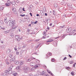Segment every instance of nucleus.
Masks as SVG:
<instances>
[{
	"mask_svg": "<svg viewBox=\"0 0 76 76\" xmlns=\"http://www.w3.org/2000/svg\"><path fill=\"white\" fill-rule=\"evenodd\" d=\"M10 69H9V70L8 71V74L10 75V74L12 73V75L14 76H16L18 75V73L15 72V71L12 72V68H10Z\"/></svg>",
	"mask_w": 76,
	"mask_h": 76,
	"instance_id": "1",
	"label": "nucleus"
},
{
	"mask_svg": "<svg viewBox=\"0 0 76 76\" xmlns=\"http://www.w3.org/2000/svg\"><path fill=\"white\" fill-rule=\"evenodd\" d=\"M23 71L24 73H26L29 72V71L30 70L29 67H28L27 66H25L23 68Z\"/></svg>",
	"mask_w": 76,
	"mask_h": 76,
	"instance_id": "2",
	"label": "nucleus"
},
{
	"mask_svg": "<svg viewBox=\"0 0 76 76\" xmlns=\"http://www.w3.org/2000/svg\"><path fill=\"white\" fill-rule=\"evenodd\" d=\"M15 20H10V22H9V25L10 26H15Z\"/></svg>",
	"mask_w": 76,
	"mask_h": 76,
	"instance_id": "3",
	"label": "nucleus"
},
{
	"mask_svg": "<svg viewBox=\"0 0 76 76\" xmlns=\"http://www.w3.org/2000/svg\"><path fill=\"white\" fill-rule=\"evenodd\" d=\"M35 62H36V64H34V68L35 69H37L38 67V62H39V61L38 60H36L35 61Z\"/></svg>",
	"mask_w": 76,
	"mask_h": 76,
	"instance_id": "4",
	"label": "nucleus"
},
{
	"mask_svg": "<svg viewBox=\"0 0 76 76\" xmlns=\"http://www.w3.org/2000/svg\"><path fill=\"white\" fill-rule=\"evenodd\" d=\"M38 74H37L34 76H39V75H43L44 74V72L43 71L42 72H38Z\"/></svg>",
	"mask_w": 76,
	"mask_h": 76,
	"instance_id": "5",
	"label": "nucleus"
},
{
	"mask_svg": "<svg viewBox=\"0 0 76 76\" xmlns=\"http://www.w3.org/2000/svg\"><path fill=\"white\" fill-rule=\"evenodd\" d=\"M16 41H19L21 38H20V37L19 36H15V37Z\"/></svg>",
	"mask_w": 76,
	"mask_h": 76,
	"instance_id": "6",
	"label": "nucleus"
},
{
	"mask_svg": "<svg viewBox=\"0 0 76 76\" xmlns=\"http://www.w3.org/2000/svg\"><path fill=\"white\" fill-rule=\"evenodd\" d=\"M50 56H51V53L50 52L48 53L46 55V57H45L46 58H47L48 57H50Z\"/></svg>",
	"mask_w": 76,
	"mask_h": 76,
	"instance_id": "7",
	"label": "nucleus"
},
{
	"mask_svg": "<svg viewBox=\"0 0 76 76\" xmlns=\"http://www.w3.org/2000/svg\"><path fill=\"white\" fill-rule=\"evenodd\" d=\"M36 62H31L30 64V66H34L35 64H36Z\"/></svg>",
	"mask_w": 76,
	"mask_h": 76,
	"instance_id": "8",
	"label": "nucleus"
},
{
	"mask_svg": "<svg viewBox=\"0 0 76 76\" xmlns=\"http://www.w3.org/2000/svg\"><path fill=\"white\" fill-rule=\"evenodd\" d=\"M72 31V28H68L66 29V32L68 33Z\"/></svg>",
	"mask_w": 76,
	"mask_h": 76,
	"instance_id": "9",
	"label": "nucleus"
},
{
	"mask_svg": "<svg viewBox=\"0 0 76 76\" xmlns=\"http://www.w3.org/2000/svg\"><path fill=\"white\" fill-rule=\"evenodd\" d=\"M10 61H13L14 62V61H15V56H14L13 58L10 59Z\"/></svg>",
	"mask_w": 76,
	"mask_h": 76,
	"instance_id": "10",
	"label": "nucleus"
},
{
	"mask_svg": "<svg viewBox=\"0 0 76 76\" xmlns=\"http://www.w3.org/2000/svg\"><path fill=\"white\" fill-rule=\"evenodd\" d=\"M2 75L3 76H6L7 75V74L5 72H3L2 73Z\"/></svg>",
	"mask_w": 76,
	"mask_h": 76,
	"instance_id": "11",
	"label": "nucleus"
},
{
	"mask_svg": "<svg viewBox=\"0 0 76 76\" xmlns=\"http://www.w3.org/2000/svg\"><path fill=\"white\" fill-rule=\"evenodd\" d=\"M10 32V31L9 30H7V31H4V33L5 34H7L8 33H9V32Z\"/></svg>",
	"mask_w": 76,
	"mask_h": 76,
	"instance_id": "12",
	"label": "nucleus"
},
{
	"mask_svg": "<svg viewBox=\"0 0 76 76\" xmlns=\"http://www.w3.org/2000/svg\"><path fill=\"white\" fill-rule=\"evenodd\" d=\"M61 4H63V5H66V3L64 2V1H62L61 2Z\"/></svg>",
	"mask_w": 76,
	"mask_h": 76,
	"instance_id": "13",
	"label": "nucleus"
},
{
	"mask_svg": "<svg viewBox=\"0 0 76 76\" xmlns=\"http://www.w3.org/2000/svg\"><path fill=\"white\" fill-rule=\"evenodd\" d=\"M0 29H2V30H6V28H2L0 25Z\"/></svg>",
	"mask_w": 76,
	"mask_h": 76,
	"instance_id": "14",
	"label": "nucleus"
},
{
	"mask_svg": "<svg viewBox=\"0 0 76 76\" xmlns=\"http://www.w3.org/2000/svg\"><path fill=\"white\" fill-rule=\"evenodd\" d=\"M4 22L5 23H8V21H7V18H6L4 19Z\"/></svg>",
	"mask_w": 76,
	"mask_h": 76,
	"instance_id": "15",
	"label": "nucleus"
},
{
	"mask_svg": "<svg viewBox=\"0 0 76 76\" xmlns=\"http://www.w3.org/2000/svg\"><path fill=\"white\" fill-rule=\"evenodd\" d=\"M14 63L15 64H19V62L18 61H14Z\"/></svg>",
	"mask_w": 76,
	"mask_h": 76,
	"instance_id": "16",
	"label": "nucleus"
},
{
	"mask_svg": "<svg viewBox=\"0 0 76 76\" xmlns=\"http://www.w3.org/2000/svg\"><path fill=\"white\" fill-rule=\"evenodd\" d=\"M12 10H13L14 12H15L16 11V9L14 7L12 8Z\"/></svg>",
	"mask_w": 76,
	"mask_h": 76,
	"instance_id": "17",
	"label": "nucleus"
},
{
	"mask_svg": "<svg viewBox=\"0 0 76 76\" xmlns=\"http://www.w3.org/2000/svg\"><path fill=\"white\" fill-rule=\"evenodd\" d=\"M4 9V7H0V10H3V9Z\"/></svg>",
	"mask_w": 76,
	"mask_h": 76,
	"instance_id": "18",
	"label": "nucleus"
},
{
	"mask_svg": "<svg viewBox=\"0 0 76 76\" xmlns=\"http://www.w3.org/2000/svg\"><path fill=\"white\" fill-rule=\"evenodd\" d=\"M54 41V40H48L47 41V42H50L51 41Z\"/></svg>",
	"mask_w": 76,
	"mask_h": 76,
	"instance_id": "19",
	"label": "nucleus"
},
{
	"mask_svg": "<svg viewBox=\"0 0 76 76\" xmlns=\"http://www.w3.org/2000/svg\"><path fill=\"white\" fill-rule=\"evenodd\" d=\"M29 32H30V30H28L27 31V34H29Z\"/></svg>",
	"mask_w": 76,
	"mask_h": 76,
	"instance_id": "20",
	"label": "nucleus"
},
{
	"mask_svg": "<svg viewBox=\"0 0 76 76\" xmlns=\"http://www.w3.org/2000/svg\"><path fill=\"white\" fill-rule=\"evenodd\" d=\"M10 4L9 3H7L6 4V6H10Z\"/></svg>",
	"mask_w": 76,
	"mask_h": 76,
	"instance_id": "21",
	"label": "nucleus"
},
{
	"mask_svg": "<svg viewBox=\"0 0 76 76\" xmlns=\"http://www.w3.org/2000/svg\"><path fill=\"white\" fill-rule=\"evenodd\" d=\"M23 64V61H21L20 62V65H22Z\"/></svg>",
	"mask_w": 76,
	"mask_h": 76,
	"instance_id": "22",
	"label": "nucleus"
},
{
	"mask_svg": "<svg viewBox=\"0 0 76 76\" xmlns=\"http://www.w3.org/2000/svg\"><path fill=\"white\" fill-rule=\"evenodd\" d=\"M20 66H17L16 67V69H17V70H19V69H20Z\"/></svg>",
	"mask_w": 76,
	"mask_h": 76,
	"instance_id": "23",
	"label": "nucleus"
},
{
	"mask_svg": "<svg viewBox=\"0 0 76 76\" xmlns=\"http://www.w3.org/2000/svg\"><path fill=\"white\" fill-rule=\"evenodd\" d=\"M15 3H16V2L14 1L12 2V3L11 4H12V5H13V4H15Z\"/></svg>",
	"mask_w": 76,
	"mask_h": 76,
	"instance_id": "24",
	"label": "nucleus"
},
{
	"mask_svg": "<svg viewBox=\"0 0 76 76\" xmlns=\"http://www.w3.org/2000/svg\"><path fill=\"white\" fill-rule=\"evenodd\" d=\"M10 36L12 38H13V37H14V34H11Z\"/></svg>",
	"mask_w": 76,
	"mask_h": 76,
	"instance_id": "25",
	"label": "nucleus"
},
{
	"mask_svg": "<svg viewBox=\"0 0 76 76\" xmlns=\"http://www.w3.org/2000/svg\"><path fill=\"white\" fill-rule=\"evenodd\" d=\"M32 23H34V24H37V23H38V21H36L34 22V23L32 22Z\"/></svg>",
	"mask_w": 76,
	"mask_h": 76,
	"instance_id": "26",
	"label": "nucleus"
},
{
	"mask_svg": "<svg viewBox=\"0 0 76 76\" xmlns=\"http://www.w3.org/2000/svg\"><path fill=\"white\" fill-rule=\"evenodd\" d=\"M71 74L73 76L74 75V72L72 71V72H71Z\"/></svg>",
	"mask_w": 76,
	"mask_h": 76,
	"instance_id": "27",
	"label": "nucleus"
},
{
	"mask_svg": "<svg viewBox=\"0 0 76 76\" xmlns=\"http://www.w3.org/2000/svg\"><path fill=\"white\" fill-rule=\"evenodd\" d=\"M27 61L28 62H29V61H31V59H28L27 60Z\"/></svg>",
	"mask_w": 76,
	"mask_h": 76,
	"instance_id": "28",
	"label": "nucleus"
},
{
	"mask_svg": "<svg viewBox=\"0 0 76 76\" xmlns=\"http://www.w3.org/2000/svg\"><path fill=\"white\" fill-rule=\"evenodd\" d=\"M53 13L54 15H56V12H55V11L53 10Z\"/></svg>",
	"mask_w": 76,
	"mask_h": 76,
	"instance_id": "29",
	"label": "nucleus"
},
{
	"mask_svg": "<svg viewBox=\"0 0 76 76\" xmlns=\"http://www.w3.org/2000/svg\"><path fill=\"white\" fill-rule=\"evenodd\" d=\"M10 51H11L10 50H8L7 51V52L8 53H9Z\"/></svg>",
	"mask_w": 76,
	"mask_h": 76,
	"instance_id": "30",
	"label": "nucleus"
},
{
	"mask_svg": "<svg viewBox=\"0 0 76 76\" xmlns=\"http://www.w3.org/2000/svg\"><path fill=\"white\" fill-rule=\"evenodd\" d=\"M51 61L52 62H54V61H55V60H54L52 58L51 59Z\"/></svg>",
	"mask_w": 76,
	"mask_h": 76,
	"instance_id": "31",
	"label": "nucleus"
},
{
	"mask_svg": "<svg viewBox=\"0 0 76 76\" xmlns=\"http://www.w3.org/2000/svg\"><path fill=\"white\" fill-rule=\"evenodd\" d=\"M25 16V14H24L23 15H22V14L20 15V16H22V17H23Z\"/></svg>",
	"mask_w": 76,
	"mask_h": 76,
	"instance_id": "32",
	"label": "nucleus"
},
{
	"mask_svg": "<svg viewBox=\"0 0 76 76\" xmlns=\"http://www.w3.org/2000/svg\"><path fill=\"white\" fill-rule=\"evenodd\" d=\"M57 4H55V5H54V7H57Z\"/></svg>",
	"mask_w": 76,
	"mask_h": 76,
	"instance_id": "33",
	"label": "nucleus"
},
{
	"mask_svg": "<svg viewBox=\"0 0 76 76\" xmlns=\"http://www.w3.org/2000/svg\"><path fill=\"white\" fill-rule=\"evenodd\" d=\"M4 72L5 73H7V72H8V71H7V70H5Z\"/></svg>",
	"mask_w": 76,
	"mask_h": 76,
	"instance_id": "34",
	"label": "nucleus"
},
{
	"mask_svg": "<svg viewBox=\"0 0 76 76\" xmlns=\"http://www.w3.org/2000/svg\"><path fill=\"white\" fill-rule=\"evenodd\" d=\"M35 68L34 67H33L31 69V71H32L33 70H34V69Z\"/></svg>",
	"mask_w": 76,
	"mask_h": 76,
	"instance_id": "35",
	"label": "nucleus"
},
{
	"mask_svg": "<svg viewBox=\"0 0 76 76\" xmlns=\"http://www.w3.org/2000/svg\"><path fill=\"white\" fill-rule=\"evenodd\" d=\"M69 63L70 64H73V61H70Z\"/></svg>",
	"mask_w": 76,
	"mask_h": 76,
	"instance_id": "36",
	"label": "nucleus"
},
{
	"mask_svg": "<svg viewBox=\"0 0 76 76\" xmlns=\"http://www.w3.org/2000/svg\"><path fill=\"white\" fill-rule=\"evenodd\" d=\"M14 49L15 50V51H18V50H17V49H16V48H15Z\"/></svg>",
	"mask_w": 76,
	"mask_h": 76,
	"instance_id": "37",
	"label": "nucleus"
},
{
	"mask_svg": "<svg viewBox=\"0 0 76 76\" xmlns=\"http://www.w3.org/2000/svg\"><path fill=\"white\" fill-rule=\"evenodd\" d=\"M21 9H22V8H20L19 10V12H20V13L22 12V10H20Z\"/></svg>",
	"mask_w": 76,
	"mask_h": 76,
	"instance_id": "38",
	"label": "nucleus"
},
{
	"mask_svg": "<svg viewBox=\"0 0 76 76\" xmlns=\"http://www.w3.org/2000/svg\"><path fill=\"white\" fill-rule=\"evenodd\" d=\"M76 63H75L73 65V67H75V65H76Z\"/></svg>",
	"mask_w": 76,
	"mask_h": 76,
	"instance_id": "39",
	"label": "nucleus"
},
{
	"mask_svg": "<svg viewBox=\"0 0 76 76\" xmlns=\"http://www.w3.org/2000/svg\"><path fill=\"white\" fill-rule=\"evenodd\" d=\"M6 63L8 65H9L10 64V63H9V62H6Z\"/></svg>",
	"mask_w": 76,
	"mask_h": 76,
	"instance_id": "40",
	"label": "nucleus"
},
{
	"mask_svg": "<svg viewBox=\"0 0 76 76\" xmlns=\"http://www.w3.org/2000/svg\"><path fill=\"white\" fill-rule=\"evenodd\" d=\"M48 72V73H52L51 72H49V71L48 70H47Z\"/></svg>",
	"mask_w": 76,
	"mask_h": 76,
	"instance_id": "41",
	"label": "nucleus"
},
{
	"mask_svg": "<svg viewBox=\"0 0 76 76\" xmlns=\"http://www.w3.org/2000/svg\"><path fill=\"white\" fill-rule=\"evenodd\" d=\"M16 54H17V55H19V52H16Z\"/></svg>",
	"mask_w": 76,
	"mask_h": 76,
	"instance_id": "42",
	"label": "nucleus"
},
{
	"mask_svg": "<svg viewBox=\"0 0 76 76\" xmlns=\"http://www.w3.org/2000/svg\"><path fill=\"white\" fill-rule=\"evenodd\" d=\"M66 59H67V57H65L64 58V59H63V60H65Z\"/></svg>",
	"mask_w": 76,
	"mask_h": 76,
	"instance_id": "43",
	"label": "nucleus"
},
{
	"mask_svg": "<svg viewBox=\"0 0 76 76\" xmlns=\"http://www.w3.org/2000/svg\"><path fill=\"white\" fill-rule=\"evenodd\" d=\"M31 59H32V60H33V59H35V58H34V57H31Z\"/></svg>",
	"mask_w": 76,
	"mask_h": 76,
	"instance_id": "44",
	"label": "nucleus"
},
{
	"mask_svg": "<svg viewBox=\"0 0 76 76\" xmlns=\"http://www.w3.org/2000/svg\"><path fill=\"white\" fill-rule=\"evenodd\" d=\"M29 76H33V75H32V74H29Z\"/></svg>",
	"mask_w": 76,
	"mask_h": 76,
	"instance_id": "45",
	"label": "nucleus"
},
{
	"mask_svg": "<svg viewBox=\"0 0 76 76\" xmlns=\"http://www.w3.org/2000/svg\"><path fill=\"white\" fill-rule=\"evenodd\" d=\"M8 1H9V2L10 3V4H11L12 1H11L9 0Z\"/></svg>",
	"mask_w": 76,
	"mask_h": 76,
	"instance_id": "46",
	"label": "nucleus"
},
{
	"mask_svg": "<svg viewBox=\"0 0 76 76\" xmlns=\"http://www.w3.org/2000/svg\"><path fill=\"white\" fill-rule=\"evenodd\" d=\"M30 15H31V16H32V14L31 13H30Z\"/></svg>",
	"mask_w": 76,
	"mask_h": 76,
	"instance_id": "47",
	"label": "nucleus"
},
{
	"mask_svg": "<svg viewBox=\"0 0 76 76\" xmlns=\"http://www.w3.org/2000/svg\"><path fill=\"white\" fill-rule=\"evenodd\" d=\"M69 57H70V58H72V56H71L70 55H69Z\"/></svg>",
	"mask_w": 76,
	"mask_h": 76,
	"instance_id": "48",
	"label": "nucleus"
},
{
	"mask_svg": "<svg viewBox=\"0 0 76 76\" xmlns=\"http://www.w3.org/2000/svg\"><path fill=\"white\" fill-rule=\"evenodd\" d=\"M14 27V28H15V29H16V28H17L18 27V26H15V27Z\"/></svg>",
	"mask_w": 76,
	"mask_h": 76,
	"instance_id": "49",
	"label": "nucleus"
},
{
	"mask_svg": "<svg viewBox=\"0 0 76 76\" xmlns=\"http://www.w3.org/2000/svg\"><path fill=\"white\" fill-rule=\"evenodd\" d=\"M24 9H25L24 8H23V11H24V12H25V10H24Z\"/></svg>",
	"mask_w": 76,
	"mask_h": 76,
	"instance_id": "50",
	"label": "nucleus"
},
{
	"mask_svg": "<svg viewBox=\"0 0 76 76\" xmlns=\"http://www.w3.org/2000/svg\"><path fill=\"white\" fill-rule=\"evenodd\" d=\"M61 28H64V27H64V26H61Z\"/></svg>",
	"mask_w": 76,
	"mask_h": 76,
	"instance_id": "51",
	"label": "nucleus"
},
{
	"mask_svg": "<svg viewBox=\"0 0 76 76\" xmlns=\"http://www.w3.org/2000/svg\"><path fill=\"white\" fill-rule=\"evenodd\" d=\"M45 16H47V13H45Z\"/></svg>",
	"mask_w": 76,
	"mask_h": 76,
	"instance_id": "52",
	"label": "nucleus"
},
{
	"mask_svg": "<svg viewBox=\"0 0 76 76\" xmlns=\"http://www.w3.org/2000/svg\"><path fill=\"white\" fill-rule=\"evenodd\" d=\"M70 3H68L67 5L68 6H70Z\"/></svg>",
	"mask_w": 76,
	"mask_h": 76,
	"instance_id": "53",
	"label": "nucleus"
},
{
	"mask_svg": "<svg viewBox=\"0 0 76 76\" xmlns=\"http://www.w3.org/2000/svg\"><path fill=\"white\" fill-rule=\"evenodd\" d=\"M52 25H53V24L51 23L50 24V26H52Z\"/></svg>",
	"mask_w": 76,
	"mask_h": 76,
	"instance_id": "54",
	"label": "nucleus"
},
{
	"mask_svg": "<svg viewBox=\"0 0 76 76\" xmlns=\"http://www.w3.org/2000/svg\"><path fill=\"white\" fill-rule=\"evenodd\" d=\"M70 69V68L69 67H67L66 68L67 69Z\"/></svg>",
	"mask_w": 76,
	"mask_h": 76,
	"instance_id": "55",
	"label": "nucleus"
},
{
	"mask_svg": "<svg viewBox=\"0 0 76 76\" xmlns=\"http://www.w3.org/2000/svg\"><path fill=\"white\" fill-rule=\"evenodd\" d=\"M50 74H51V75H52V76H53L54 75L52 73H50Z\"/></svg>",
	"mask_w": 76,
	"mask_h": 76,
	"instance_id": "56",
	"label": "nucleus"
},
{
	"mask_svg": "<svg viewBox=\"0 0 76 76\" xmlns=\"http://www.w3.org/2000/svg\"><path fill=\"white\" fill-rule=\"evenodd\" d=\"M46 32H45V31H44V32H43V34H46Z\"/></svg>",
	"mask_w": 76,
	"mask_h": 76,
	"instance_id": "57",
	"label": "nucleus"
},
{
	"mask_svg": "<svg viewBox=\"0 0 76 76\" xmlns=\"http://www.w3.org/2000/svg\"><path fill=\"white\" fill-rule=\"evenodd\" d=\"M15 29V28H14V27H12V29Z\"/></svg>",
	"mask_w": 76,
	"mask_h": 76,
	"instance_id": "58",
	"label": "nucleus"
},
{
	"mask_svg": "<svg viewBox=\"0 0 76 76\" xmlns=\"http://www.w3.org/2000/svg\"><path fill=\"white\" fill-rule=\"evenodd\" d=\"M36 16H39V14H37Z\"/></svg>",
	"mask_w": 76,
	"mask_h": 76,
	"instance_id": "59",
	"label": "nucleus"
},
{
	"mask_svg": "<svg viewBox=\"0 0 76 76\" xmlns=\"http://www.w3.org/2000/svg\"><path fill=\"white\" fill-rule=\"evenodd\" d=\"M59 38V37L55 38V39H57V38Z\"/></svg>",
	"mask_w": 76,
	"mask_h": 76,
	"instance_id": "60",
	"label": "nucleus"
},
{
	"mask_svg": "<svg viewBox=\"0 0 76 76\" xmlns=\"http://www.w3.org/2000/svg\"><path fill=\"white\" fill-rule=\"evenodd\" d=\"M47 29H50V27H47Z\"/></svg>",
	"mask_w": 76,
	"mask_h": 76,
	"instance_id": "61",
	"label": "nucleus"
},
{
	"mask_svg": "<svg viewBox=\"0 0 76 76\" xmlns=\"http://www.w3.org/2000/svg\"><path fill=\"white\" fill-rule=\"evenodd\" d=\"M19 1L18 0L17 1V3H19Z\"/></svg>",
	"mask_w": 76,
	"mask_h": 76,
	"instance_id": "62",
	"label": "nucleus"
},
{
	"mask_svg": "<svg viewBox=\"0 0 76 76\" xmlns=\"http://www.w3.org/2000/svg\"><path fill=\"white\" fill-rule=\"evenodd\" d=\"M39 41V40L37 39V40H35V41Z\"/></svg>",
	"mask_w": 76,
	"mask_h": 76,
	"instance_id": "63",
	"label": "nucleus"
},
{
	"mask_svg": "<svg viewBox=\"0 0 76 76\" xmlns=\"http://www.w3.org/2000/svg\"><path fill=\"white\" fill-rule=\"evenodd\" d=\"M73 34H74V35H76V33H73Z\"/></svg>",
	"mask_w": 76,
	"mask_h": 76,
	"instance_id": "64",
	"label": "nucleus"
}]
</instances>
